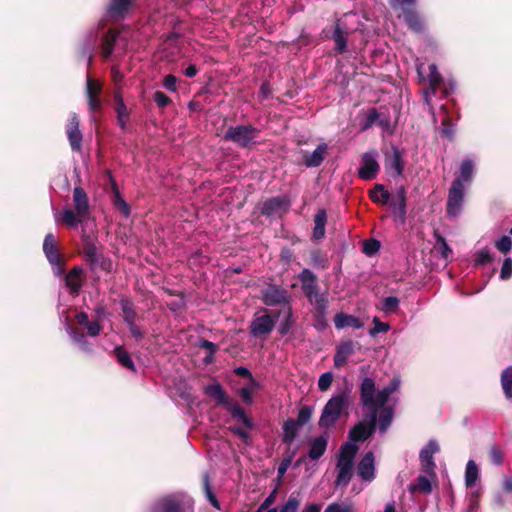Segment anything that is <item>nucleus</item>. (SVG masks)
Returning <instances> with one entry per match:
<instances>
[{
  "instance_id": "1a4fd4ad",
  "label": "nucleus",
  "mask_w": 512,
  "mask_h": 512,
  "mask_svg": "<svg viewBox=\"0 0 512 512\" xmlns=\"http://www.w3.org/2000/svg\"><path fill=\"white\" fill-rule=\"evenodd\" d=\"M439 449L437 442L430 440L419 453L421 470L429 476H435L436 465L433 456Z\"/></svg>"
},
{
  "instance_id": "20e7f679",
  "label": "nucleus",
  "mask_w": 512,
  "mask_h": 512,
  "mask_svg": "<svg viewBox=\"0 0 512 512\" xmlns=\"http://www.w3.org/2000/svg\"><path fill=\"white\" fill-rule=\"evenodd\" d=\"M377 417L375 412L365 415L362 421L355 424L348 433V438L351 442H364L369 439L376 430Z\"/></svg>"
},
{
  "instance_id": "c756f323",
  "label": "nucleus",
  "mask_w": 512,
  "mask_h": 512,
  "mask_svg": "<svg viewBox=\"0 0 512 512\" xmlns=\"http://www.w3.org/2000/svg\"><path fill=\"white\" fill-rule=\"evenodd\" d=\"M118 36L119 32L113 29H109L103 36L101 44L103 58L107 59L112 55Z\"/></svg>"
},
{
  "instance_id": "4c0bfd02",
  "label": "nucleus",
  "mask_w": 512,
  "mask_h": 512,
  "mask_svg": "<svg viewBox=\"0 0 512 512\" xmlns=\"http://www.w3.org/2000/svg\"><path fill=\"white\" fill-rule=\"evenodd\" d=\"M380 409L379 417L377 416V426L381 433H385L392 423L394 412L391 407H384Z\"/></svg>"
},
{
  "instance_id": "774afa93",
  "label": "nucleus",
  "mask_w": 512,
  "mask_h": 512,
  "mask_svg": "<svg viewBox=\"0 0 512 512\" xmlns=\"http://www.w3.org/2000/svg\"><path fill=\"white\" fill-rule=\"evenodd\" d=\"M328 508L330 512H354V508L351 503L333 502L328 505Z\"/></svg>"
},
{
  "instance_id": "c85d7f7f",
  "label": "nucleus",
  "mask_w": 512,
  "mask_h": 512,
  "mask_svg": "<svg viewBox=\"0 0 512 512\" xmlns=\"http://www.w3.org/2000/svg\"><path fill=\"white\" fill-rule=\"evenodd\" d=\"M328 445V439L325 436L316 437L310 444L308 456L311 460H317L324 455Z\"/></svg>"
},
{
  "instance_id": "338daca9",
  "label": "nucleus",
  "mask_w": 512,
  "mask_h": 512,
  "mask_svg": "<svg viewBox=\"0 0 512 512\" xmlns=\"http://www.w3.org/2000/svg\"><path fill=\"white\" fill-rule=\"evenodd\" d=\"M493 260V255L487 248H483L476 253L475 264L486 265Z\"/></svg>"
},
{
  "instance_id": "58836bf2",
  "label": "nucleus",
  "mask_w": 512,
  "mask_h": 512,
  "mask_svg": "<svg viewBox=\"0 0 512 512\" xmlns=\"http://www.w3.org/2000/svg\"><path fill=\"white\" fill-rule=\"evenodd\" d=\"M500 383L505 397L512 399V365L501 372Z\"/></svg>"
},
{
  "instance_id": "13d9d810",
  "label": "nucleus",
  "mask_w": 512,
  "mask_h": 512,
  "mask_svg": "<svg viewBox=\"0 0 512 512\" xmlns=\"http://www.w3.org/2000/svg\"><path fill=\"white\" fill-rule=\"evenodd\" d=\"M311 265L320 268L326 269L328 268V260L319 250H315L310 254Z\"/></svg>"
},
{
  "instance_id": "09e8293b",
  "label": "nucleus",
  "mask_w": 512,
  "mask_h": 512,
  "mask_svg": "<svg viewBox=\"0 0 512 512\" xmlns=\"http://www.w3.org/2000/svg\"><path fill=\"white\" fill-rule=\"evenodd\" d=\"M474 163L471 159H464L460 165V174L456 179H461V183L470 181L473 175Z\"/></svg>"
},
{
  "instance_id": "7c9ffc66",
  "label": "nucleus",
  "mask_w": 512,
  "mask_h": 512,
  "mask_svg": "<svg viewBox=\"0 0 512 512\" xmlns=\"http://www.w3.org/2000/svg\"><path fill=\"white\" fill-rule=\"evenodd\" d=\"M113 353L121 366L134 373L137 371L136 366L131 358V355L126 351V349L123 346H116L113 350Z\"/></svg>"
},
{
  "instance_id": "c9c22d12",
  "label": "nucleus",
  "mask_w": 512,
  "mask_h": 512,
  "mask_svg": "<svg viewBox=\"0 0 512 512\" xmlns=\"http://www.w3.org/2000/svg\"><path fill=\"white\" fill-rule=\"evenodd\" d=\"M87 263L89 264L91 271H95L97 268H100L101 270L110 273L113 269L111 259L102 253H98L94 256L93 261H89Z\"/></svg>"
},
{
  "instance_id": "cd10ccee",
  "label": "nucleus",
  "mask_w": 512,
  "mask_h": 512,
  "mask_svg": "<svg viewBox=\"0 0 512 512\" xmlns=\"http://www.w3.org/2000/svg\"><path fill=\"white\" fill-rule=\"evenodd\" d=\"M327 223V212L325 209H318L314 216V228L312 238L319 241L325 237V226Z\"/></svg>"
},
{
  "instance_id": "79ce46f5",
  "label": "nucleus",
  "mask_w": 512,
  "mask_h": 512,
  "mask_svg": "<svg viewBox=\"0 0 512 512\" xmlns=\"http://www.w3.org/2000/svg\"><path fill=\"white\" fill-rule=\"evenodd\" d=\"M86 217H80L76 210L65 209L62 213V221L69 227L76 228L79 223L87 220Z\"/></svg>"
},
{
  "instance_id": "37998d69",
  "label": "nucleus",
  "mask_w": 512,
  "mask_h": 512,
  "mask_svg": "<svg viewBox=\"0 0 512 512\" xmlns=\"http://www.w3.org/2000/svg\"><path fill=\"white\" fill-rule=\"evenodd\" d=\"M82 241H83L82 252L85 257V261L86 262L93 261L94 256H96L98 254L97 246H96L94 240L90 236L86 235V236H83Z\"/></svg>"
},
{
  "instance_id": "5fc2aeb1",
  "label": "nucleus",
  "mask_w": 512,
  "mask_h": 512,
  "mask_svg": "<svg viewBox=\"0 0 512 512\" xmlns=\"http://www.w3.org/2000/svg\"><path fill=\"white\" fill-rule=\"evenodd\" d=\"M300 493L293 492L288 498V501L281 507L279 512H297L300 506Z\"/></svg>"
},
{
  "instance_id": "49530a36",
  "label": "nucleus",
  "mask_w": 512,
  "mask_h": 512,
  "mask_svg": "<svg viewBox=\"0 0 512 512\" xmlns=\"http://www.w3.org/2000/svg\"><path fill=\"white\" fill-rule=\"evenodd\" d=\"M202 486H203V490H204V492L206 494V497H207L208 501L211 503V505L213 507L219 509L220 508V503H219L216 495L212 491V487H211V484H210V477H209L208 473H204L202 475Z\"/></svg>"
},
{
  "instance_id": "7ed1b4c3",
  "label": "nucleus",
  "mask_w": 512,
  "mask_h": 512,
  "mask_svg": "<svg viewBox=\"0 0 512 512\" xmlns=\"http://www.w3.org/2000/svg\"><path fill=\"white\" fill-rule=\"evenodd\" d=\"M260 130L252 124L230 126L224 136V141H230L241 149H252L256 145V139Z\"/></svg>"
},
{
  "instance_id": "c03bdc74",
  "label": "nucleus",
  "mask_w": 512,
  "mask_h": 512,
  "mask_svg": "<svg viewBox=\"0 0 512 512\" xmlns=\"http://www.w3.org/2000/svg\"><path fill=\"white\" fill-rule=\"evenodd\" d=\"M428 81H429V90H431L432 94H436L437 89L439 88V86L441 85V83L443 81V78L435 64H431L429 66Z\"/></svg>"
},
{
  "instance_id": "e2e57ef3",
  "label": "nucleus",
  "mask_w": 512,
  "mask_h": 512,
  "mask_svg": "<svg viewBox=\"0 0 512 512\" xmlns=\"http://www.w3.org/2000/svg\"><path fill=\"white\" fill-rule=\"evenodd\" d=\"M373 328L369 330V335L375 337L378 333H385L390 329L388 323L381 322L378 317L373 318Z\"/></svg>"
},
{
  "instance_id": "6ab92c4d",
  "label": "nucleus",
  "mask_w": 512,
  "mask_h": 512,
  "mask_svg": "<svg viewBox=\"0 0 512 512\" xmlns=\"http://www.w3.org/2000/svg\"><path fill=\"white\" fill-rule=\"evenodd\" d=\"M73 204L80 217L89 218L90 205L89 198L85 190L81 187H75L73 190Z\"/></svg>"
},
{
  "instance_id": "e433bc0d",
  "label": "nucleus",
  "mask_w": 512,
  "mask_h": 512,
  "mask_svg": "<svg viewBox=\"0 0 512 512\" xmlns=\"http://www.w3.org/2000/svg\"><path fill=\"white\" fill-rule=\"evenodd\" d=\"M328 308V299L320 298L316 301L315 306H313V316L320 326H326V310Z\"/></svg>"
},
{
  "instance_id": "a19ab883",
  "label": "nucleus",
  "mask_w": 512,
  "mask_h": 512,
  "mask_svg": "<svg viewBox=\"0 0 512 512\" xmlns=\"http://www.w3.org/2000/svg\"><path fill=\"white\" fill-rule=\"evenodd\" d=\"M337 477L335 480L336 486L347 487L353 476V468L346 466H337Z\"/></svg>"
},
{
  "instance_id": "dca6fc26",
  "label": "nucleus",
  "mask_w": 512,
  "mask_h": 512,
  "mask_svg": "<svg viewBox=\"0 0 512 512\" xmlns=\"http://www.w3.org/2000/svg\"><path fill=\"white\" fill-rule=\"evenodd\" d=\"M375 456L372 451L366 452L357 464V474L364 481H372L375 478Z\"/></svg>"
},
{
  "instance_id": "8fccbe9b",
  "label": "nucleus",
  "mask_w": 512,
  "mask_h": 512,
  "mask_svg": "<svg viewBox=\"0 0 512 512\" xmlns=\"http://www.w3.org/2000/svg\"><path fill=\"white\" fill-rule=\"evenodd\" d=\"M380 117V112L376 108H370L366 112L365 119L360 123L361 130L366 131L373 125H377V120Z\"/></svg>"
},
{
  "instance_id": "5701e85b",
  "label": "nucleus",
  "mask_w": 512,
  "mask_h": 512,
  "mask_svg": "<svg viewBox=\"0 0 512 512\" xmlns=\"http://www.w3.org/2000/svg\"><path fill=\"white\" fill-rule=\"evenodd\" d=\"M114 102H115V112L117 114V124L120 126L122 130H126L127 123L130 119V113L124 103L122 94L120 92H115L114 94Z\"/></svg>"
},
{
  "instance_id": "4468645a",
  "label": "nucleus",
  "mask_w": 512,
  "mask_h": 512,
  "mask_svg": "<svg viewBox=\"0 0 512 512\" xmlns=\"http://www.w3.org/2000/svg\"><path fill=\"white\" fill-rule=\"evenodd\" d=\"M204 393L216 401V405L222 406L225 410L233 403L232 399L219 382H214L204 388Z\"/></svg>"
},
{
  "instance_id": "ea45409f",
  "label": "nucleus",
  "mask_w": 512,
  "mask_h": 512,
  "mask_svg": "<svg viewBox=\"0 0 512 512\" xmlns=\"http://www.w3.org/2000/svg\"><path fill=\"white\" fill-rule=\"evenodd\" d=\"M392 393H393V388L387 389L386 387H384L382 390H379L376 393V396L374 399V405H372V409H371L370 413L375 412V414L377 415L380 408L386 407L385 404L388 402L389 397L391 396Z\"/></svg>"
},
{
  "instance_id": "9d476101",
  "label": "nucleus",
  "mask_w": 512,
  "mask_h": 512,
  "mask_svg": "<svg viewBox=\"0 0 512 512\" xmlns=\"http://www.w3.org/2000/svg\"><path fill=\"white\" fill-rule=\"evenodd\" d=\"M80 120L76 113H72L68 124L66 125V134L70 143V147L74 152L82 150L83 135L79 129Z\"/></svg>"
},
{
  "instance_id": "052dcab7",
  "label": "nucleus",
  "mask_w": 512,
  "mask_h": 512,
  "mask_svg": "<svg viewBox=\"0 0 512 512\" xmlns=\"http://www.w3.org/2000/svg\"><path fill=\"white\" fill-rule=\"evenodd\" d=\"M312 414L313 408L311 406L304 405L300 408L295 422H297V424L301 427L310 421Z\"/></svg>"
},
{
  "instance_id": "bf43d9fd",
  "label": "nucleus",
  "mask_w": 512,
  "mask_h": 512,
  "mask_svg": "<svg viewBox=\"0 0 512 512\" xmlns=\"http://www.w3.org/2000/svg\"><path fill=\"white\" fill-rule=\"evenodd\" d=\"M399 309V299L395 296L385 297L382 301V310L386 313H395Z\"/></svg>"
},
{
  "instance_id": "f8f14e48",
  "label": "nucleus",
  "mask_w": 512,
  "mask_h": 512,
  "mask_svg": "<svg viewBox=\"0 0 512 512\" xmlns=\"http://www.w3.org/2000/svg\"><path fill=\"white\" fill-rule=\"evenodd\" d=\"M328 144L320 143L313 152L302 150V164L307 168L319 167L328 155Z\"/></svg>"
},
{
  "instance_id": "f03ea898",
  "label": "nucleus",
  "mask_w": 512,
  "mask_h": 512,
  "mask_svg": "<svg viewBox=\"0 0 512 512\" xmlns=\"http://www.w3.org/2000/svg\"><path fill=\"white\" fill-rule=\"evenodd\" d=\"M150 512H194V500L185 493H172L159 498Z\"/></svg>"
},
{
  "instance_id": "603ef678",
  "label": "nucleus",
  "mask_w": 512,
  "mask_h": 512,
  "mask_svg": "<svg viewBox=\"0 0 512 512\" xmlns=\"http://www.w3.org/2000/svg\"><path fill=\"white\" fill-rule=\"evenodd\" d=\"M358 450L359 447L349 440L340 446L338 456L354 460Z\"/></svg>"
},
{
  "instance_id": "bb28decb",
  "label": "nucleus",
  "mask_w": 512,
  "mask_h": 512,
  "mask_svg": "<svg viewBox=\"0 0 512 512\" xmlns=\"http://www.w3.org/2000/svg\"><path fill=\"white\" fill-rule=\"evenodd\" d=\"M120 308L122 311L123 321L129 325L140 319L136 312L135 305L130 298L124 297L120 299Z\"/></svg>"
},
{
  "instance_id": "680f3d73",
  "label": "nucleus",
  "mask_w": 512,
  "mask_h": 512,
  "mask_svg": "<svg viewBox=\"0 0 512 512\" xmlns=\"http://www.w3.org/2000/svg\"><path fill=\"white\" fill-rule=\"evenodd\" d=\"M101 91H102L101 84L98 81H96L90 77H87V81H86L87 97L99 96Z\"/></svg>"
},
{
  "instance_id": "2f4dec72",
  "label": "nucleus",
  "mask_w": 512,
  "mask_h": 512,
  "mask_svg": "<svg viewBox=\"0 0 512 512\" xmlns=\"http://www.w3.org/2000/svg\"><path fill=\"white\" fill-rule=\"evenodd\" d=\"M300 426L295 422V419L288 418L286 421H284L282 430V441L286 444H291L294 439L296 438Z\"/></svg>"
},
{
  "instance_id": "0eeeda50",
  "label": "nucleus",
  "mask_w": 512,
  "mask_h": 512,
  "mask_svg": "<svg viewBox=\"0 0 512 512\" xmlns=\"http://www.w3.org/2000/svg\"><path fill=\"white\" fill-rule=\"evenodd\" d=\"M464 199V184L461 183V179H455L448 192V199L446 210L450 216H456L459 214Z\"/></svg>"
},
{
  "instance_id": "a878e982",
  "label": "nucleus",
  "mask_w": 512,
  "mask_h": 512,
  "mask_svg": "<svg viewBox=\"0 0 512 512\" xmlns=\"http://www.w3.org/2000/svg\"><path fill=\"white\" fill-rule=\"evenodd\" d=\"M406 190L403 186H400L395 194V196L391 199L388 204L395 208V213L399 216V218L404 222L406 217Z\"/></svg>"
},
{
  "instance_id": "9b49d317",
  "label": "nucleus",
  "mask_w": 512,
  "mask_h": 512,
  "mask_svg": "<svg viewBox=\"0 0 512 512\" xmlns=\"http://www.w3.org/2000/svg\"><path fill=\"white\" fill-rule=\"evenodd\" d=\"M380 166L373 153H364L361 158V166L358 169V176L362 180H373L376 178Z\"/></svg>"
},
{
  "instance_id": "f3484780",
  "label": "nucleus",
  "mask_w": 512,
  "mask_h": 512,
  "mask_svg": "<svg viewBox=\"0 0 512 512\" xmlns=\"http://www.w3.org/2000/svg\"><path fill=\"white\" fill-rule=\"evenodd\" d=\"M376 396L375 381L370 377H365L360 385L361 404L371 412L372 405Z\"/></svg>"
},
{
  "instance_id": "4d7b16f0",
  "label": "nucleus",
  "mask_w": 512,
  "mask_h": 512,
  "mask_svg": "<svg viewBox=\"0 0 512 512\" xmlns=\"http://www.w3.org/2000/svg\"><path fill=\"white\" fill-rule=\"evenodd\" d=\"M381 247L380 241L374 238L367 239L363 242L362 252L367 256L376 254Z\"/></svg>"
},
{
  "instance_id": "6e6552de",
  "label": "nucleus",
  "mask_w": 512,
  "mask_h": 512,
  "mask_svg": "<svg viewBox=\"0 0 512 512\" xmlns=\"http://www.w3.org/2000/svg\"><path fill=\"white\" fill-rule=\"evenodd\" d=\"M261 301L267 306L289 305L288 291L279 285L269 284L261 292Z\"/></svg>"
},
{
  "instance_id": "a18cd8bd",
  "label": "nucleus",
  "mask_w": 512,
  "mask_h": 512,
  "mask_svg": "<svg viewBox=\"0 0 512 512\" xmlns=\"http://www.w3.org/2000/svg\"><path fill=\"white\" fill-rule=\"evenodd\" d=\"M479 477V469L475 461L469 460L465 470V485L472 487Z\"/></svg>"
},
{
  "instance_id": "423d86ee",
  "label": "nucleus",
  "mask_w": 512,
  "mask_h": 512,
  "mask_svg": "<svg viewBox=\"0 0 512 512\" xmlns=\"http://www.w3.org/2000/svg\"><path fill=\"white\" fill-rule=\"evenodd\" d=\"M264 311L265 314L261 316H255L249 326L250 333L255 338H260L262 336L270 334L273 331L275 324L279 318V312H275L272 315L267 313L266 309H264Z\"/></svg>"
},
{
  "instance_id": "f257e3e1",
  "label": "nucleus",
  "mask_w": 512,
  "mask_h": 512,
  "mask_svg": "<svg viewBox=\"0 0 512 512\" xmlns=\"http://www.w3.org/2000/svg\"><path fill=\"white\" fill-rule=\"evenodd\" d=\"M349 408V394L346 391L332 396L322 409L318 426L322 429H330L337 423L342 415H348Z\"/></svg>"
},
{
  "instance_id": "69168bd1",
  "label": "nucleus",
  "mask_w": 512,
  "mask_h": 512,
  "mask_svg": "<svg viewBox=\"0 0 512 512\" xmlns=\"http://www.w3.org/2000/svg\"><path fill=\"white\" fill-rule=\"evenodd\" d=\"M153 100L160 109H165L172 103L171 98L159 90L153 94Z\"/></svg>"
},
{
  "instance_id": "aec40b11",
  "label": "nucleus",
  "mask_w": 512,
  "mask_h": 512,
  "mask_svg": "<svg viewBox=\"0 0 512 512\" xmlns=\"http://www.w3.org/2000/svg\"><path fill=\"white\" fill-rule=\"evenodd\" d=\"M385 157L386 166L394 169L397 176H401L405 167L401 150L397 146L391 145L390 151L385 153Z\"/></svg>"
},
{
  "instance_id": "864d4df0",
  "label": "nucleus",
  "mask_w": 512,
  "mask_h": 512,
  "mask_svg": "<svg viewBox=\"0 0 512 512\" xmlns=\"http://www.w3.org/2000/svg\"><path fill=\"white\" fill-rule=\"evenodd\" d=\"M455 127L449 117H445L442 120L440 134L442 137L447 138L449 141H454L455 138Z\"/></svg>"
},
{
  "instance_id": "72a5a7b5",
  "label": "nucleus",
  "mask_w": 512,
  "mask_h": 512,
  "mask_svg": "<svg viewBox=\"0 0 512 512\" xmlns=\"http://www.w3.org/2000/svg\"><path fill=\"white\" fill-rule=\"evenodd\" d=\"M369 197L374 203L386 205L390 201L391 194L384 185L376 184L373 189L369 190Z\"/></svg>"
},
{
  "instance_id": "4be33fe9",
  "label": "nucleus",
  "mask_w": 512,
  "mask_h": 512,
  "mask_svg": "<svg viewBox=\"0 0 512 512\" xmlns=\"http://www.w3.org/2000/svg\"><path fill=\"white\" fill-rule=\"evenodd\" d=\"M43 252L50 264H57L60 262L62 256L56 238L53 233L46 234L43 242Z\"/></svg>"
},
{
  "instance_id": "b1692460",
  "label": "nucleus",
  "mask_w": 512,
  "mask_h": 512,
  "mask_svg": "<svg viewBox=\"0 0 512 512\" xmlns=\"http://www.w3.org/2000/svg\"><path fill=\"white\" fill-rule=\"evenodd\" d=\"M226 411L231 415L232 419L238 422H241L247 429L254 428V422L251 417H249L245 410L239 405L237 401H233V403L226 409Z\"/></svg>"
},
{
  "instance_id": "de8ad7c7",
  "label": "nucleus",
  "mask_w": 512,
  "mask_h": 512,
  "mask_svg": "<svg viewBox=\"0 0 512 512\" xmlns=\"http://www.w3.org/2000/svg\"><path fill=\"white\" fill-rule=\"evenodd\" d=\"M434 236L436 239L435 249L441 254V256L444 259H448L453 253L452 249L450 248L445 238L441 234L435 232Z\"/></svg>"
},
{
  "instance_id": "3c124183",
  "label": "nucleus",
  "mask_w": 512,
  "mask_h": 512,
  "mask_svg": "<svg viewBox=\"0 0 512 512\" xmlns=\"http://www.w3.org/2000/svg\"><path fill=\"white\" fill-rule=\"evenodd\" d=\"M294 323H295V321L293 318L292 308L290 305H288L287 311L285 314V318L282 321V323L280 324L279 329H278V332L280 333V335L284 336V335L289 334Z\"/></svg>"
},
{
  "instance_id": "6e6d98bb",
  "label": "nucleus",
  "mask_w": 512,
  "mask_h": 512,
  "mask_svg": "<svg viewBox=\"0 0 512 512\" xmlns=\"http://www.w3.org/2000/svg\"><path fill=\"white\" fill-rule=\"evenodd\" d=\"M69 335L76 343L80 344L83 350H88L89 343L85 339L84 332L81 329L77 327H71L69 330Z\"/></svg>"
},
{
  "instance_id": "412c9836",
  "label": "nucleus",
  "mask_w": 512,
  "mask_h": 512,
  "mask_svg": "<svg viewBox=\"0 0 512 512\" xmlns=\"http://www.w3.org/2000/svg\"><path fill=\"white\" fill-rule=\"evenodd\" d=\"M348 35L349 32L343 27L340 20H336L331 39L335 42L334 50L339 54H343L347 51Z\"/></svg>"
},
{
  "instance_id": "39448f33",
  "label": "nucleus",
  "mask_w": 512,
  "mask_h": 512,
  "mask_svg": "<svg viewBox=\"0 0 512 512\" xmlns=\"http://www.w3.org/2000/svg\"><path fill=\"white\" fill-rule=\"evenodd\" d=\"M298 278L301 282V289L311 305L315 306L316 301L320 298H327L325 294L320 293L317 276L310 269H303Z\"/></svg>"
},
{
  "instance_id": "473e14b6",
  "label": "nucleus",
  "mask_w": 512,
  "mask_h": 512,
  "mask_svg": "<svg viewBox=\"0 0 512 512\" xmlns=\"http://www.w3.org/2000/svg\"><path fill=\"white\" fill-rule=\"evenodd\" d=\"M133 0H110L108 13L112 17H123L132 5Z\"/></svg>"
},
{
  "instance_id": "2eb2a0df",
  "label": "nucleus",
  "mask_w": 512,
  "mask_h": 512,
  "mask_svg": "<svg viewBox=\"0 0 512 512\" xmlns=\"http://www.w3.org/2000/svg\"><path fill=\"white\" fill-rule=\"evenodd\" d=\"M85 280L84 270L80 266H74L65 275V285L71 295H78Z\"/></svg>"
},
{
  "instance_id": "a211bd4d",
  "label": "nucleus",
  "mask_w": 512,
  "mask_h": 512,
  "mask_svg": "<svg viewBox=\"0 0 512 512\" xmlns=\"http://www.w3.org/2000/svg\"><path fill=\"white\" fill-rule=\"evenodd\" d=\"M402 14L408 28L415 33H421L424 30L423 21L416 11L415 6H403Z\"/></svg>"
},
{
  "instance_id": "f704fd0d",
  "label": "nucleus",
  "mask_w": 512,
  "mask_h": 512,
  "mask_svg": "<svg viewBox=\"0 0 512 512\" xmlns=\"http://www.w3.org/2000/svg\"><path fill=\"white\" fill-rule=\"evenodd\" d=\"M411 493L430 494L432 492V485L427 476L418 475L413 483L409 485Z\"/></svg>"
},
{
  "instance_id": "ddd939ff",
  "label": "nucleus",
  "mask_w": 512,
  "mask_h": 512,
  "mask_svg": "<svg viewBox=\"0 0 512 512\" xmlns=\"http://www.w3.org/2000/svg\"><path fill=\"white\" fill-rule=\"evenodd\" d=\"M289 204V200L285 197H271L262 204L260 212L267 217L275 216L281 212L286 213L289 209Z\"/></svg>"
},
{
  "instance_id": "393cba45",
  "label": "nucleus",
  "mask_w": 512,
  "mask_h": 512,
  "mask_svg": "<svg viewBox=\"0 0 512 512\" xmlns=\"http://www.w3.org/2000/svg\"><path fill=\"white\" fill-rule=\"evenodd\" d=\"M334 324L337 329H343L345 327L360 329L364 326V323L358 317L344 312H339L335 315Z\"/></svg>"
},
{
  "instance_id": "0e129e2a",
  "label": "nucleus",
  "mask_w": 512,
  "mask_h": 512,
  "mask_svg": "<svg viewBox=\"0 0 512 512\" xmlns=\"http://www.w3.org/2000/svg\"><path fill=\"white\" fill-rule=\"evenodd\" d=\"M336 352L339 353L346 360L348 357L354 354V344L352 341H346L339 344L336 348Z\"/></svg>"
}]
</instances>
